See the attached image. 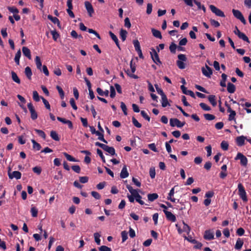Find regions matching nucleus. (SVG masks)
I'll use <instances>...</instances> for the list:
<instances>
[{"mask_svg":"<svg viewBox=\"0 0 251 251\" xmlns=\"http://www.w3.org/2000/svg\"><path fill=\"white\" fill-rule=\"evenodd\" d=\"M133 44L134 45V47L135 48V50L136 51L141 49L140 43L138 40H133Z\"/></svg>","mask_w":251,"mask_h":251,"instance_id":"de8ad7c7","label":"nucleus"},{"mask_svg":"<svg viewBox=\"0 0 251 251\" xmlns=\"http://www.w3.org/2000/svg\"><path fill=\"white\" fill-rule=\"evenodd\" d=\"M51 34L54 41H56L57 39L59 37V34L55 30L51 31Z\"/></svg>","mask_w":251,"mask_h":251,"instance_id":"0e129e2a","label":"nucleus"},{"mask_svg":"<svg viewBox=\"0 0 251 251\" xmlns=\"http://www.w3.org/2000/svg\"><path fill=\"white\" fill-rule=\"evenodd\" d=\"M180 88L182 90V92L183 94L187 95L190 96L191 97L193 98H195V94L193 91L191 90H187L186 88L183 85H181L180 86Z\"/></svg>","mask_w":251,"mask_h":251,"instance_id":"ddd939ff","label":"nucleus"},{"mask_svg":"<svg viewBox=\"0 0 251 251\" xmlns=\"http://www.w3.org/2000/svg\"><path fill=\"white\" fill-rule=\"evenodd\" d=\"M240 39H242L243 41L247 42L248 43L250 42L248 37L244 34L242 32L239 36H238Z\"/></svg>","mask_w":251,"mask_h":251,"instance_id":"49530a36","label":"nucleus"},{"mask_svg":"<svg viewBox=\"0 0 251 251\" xmlns=\"http://www.w3.org/2000/svg\"><path fill=\"white\" fill-rule=\"evenodd\" d=\"M177 49V46L174 43H172L169 47V49L172 53H176V49Z\"/></svg>","mask_w":251,"mask_h":251,"instance_id":"79ce46f5","label":"nucleus"},{"mask_svg":"<svg viewBox=\"0 0 251 251\" xmlns=\"http://www.w3.org/2000/svg\"><path fill=\"white\" fill-rule=\"evenodd\" d=\"M27 107L30 111L31 119L33 120H36L38 117V115L32 103L31 102L28 103L27 104Z\"/></svg>","mask_w":251,"mask_h":251,"instance_id":"423d86ee","label":"nucleus"},{"mask_svg":"<svg viewBox=\"0 0 251 251\" xmlns=\"http://www.w3.org/2000/svg\"><path fill=\"white\" fill-rule=\"evenodd\" d=\"M178 60L176 61V65L180 69L185 68L186 65L184 62L186 61L187 58L185 55L180 54L177 56Z\"/></svg>","mask_w":251,"mask_h":251,"instance_id":"f257e3e1","label":"nucleus"},{"mask_svg":"<svg viewBox=\"0 0 251 251\" xmlns=\"http://www.w3.org/2000/svg\"><path fill=\"white\" fill-rule=\"evenodd\" d=\"M41 97H40L39 96V94L36 91H34L33 92V99L35 101H37V102L39 101L41 99Z\"/></svg>","mask_w":251,"mask_h":251,"instance_id":"ea45409f","label":"nucleus"},{"mask_svg":"<svg viewBox=\"0 0 251 251\" xmlns=\"http://www.w3.org/2000/svg\"><path fill=\"white\" fill-rule=\"evenodd\" d=\"M135 198L136 201L141 205H144L145 204L144 201L141 200L142 197L139 195V194Z\"/></svg>","mask_w":251,"mask_h":251,"instance_id":"052dcab7","label":"nucleus"},{"mask_svg":"<svg viewBox=\"0 0 251 251\" xmlns=\"http://www.w3.org/2000/svg\"><path fill=\"white\" fill-rule=\"evenodd\" d=\"M204 118L208 121H212L215 119V116L210 114H204L203 115Z\"/></svg>","mask_w":251,"mask_h":251,"instance_id":"4c0bfd02","label":"nucleus"},{"mask_svg":"<svg viewBox=\"0 0 251 251\" xmlns=\"http://www.w3.org/2000/svg\"><path fill=\"white\" fill-rule=\"evenodd\" d=\"M32 170L34 173L37 174V175H40L42 171L41 167L38 166H36L33 168Z\"/></svg>","mask_w":251,"mask_h":251,"instance_id":"338daca9","label":"nucleus"},{"mask_svg":"<svg viewBox=\"0 0 251 251\" xmlns=\"http://www.w3.org/2000/svg\"><path fill=\"white\" fill-rule=\"evenodd\" d=\"M246 139H247V138L243 135L237 137L236 139L237 145L239 147L243 146L245 144Z\"/></svg>","mask_w":251,"mask_h":251,"instance_id":"4468645a","label":"nucleus"},{"mask_svg":"<svg viewBox=\"0 0 251 251\" xmlns=\"http://www.w3.org/2000/svg\"><path fill=\"white\" fill-rule=\"evenodd\" d=\"M130 67L131 69L130 71H129L128 70L126 71V72L127 74V75L131 78L134 79L138 78V76L133 74V73L136 71V66L135 64L133 63V60H131L130 62Z\"/></svg>","mask_w":251,"mask_h":251,"instance_id":"7ed1b4c3","label":"nucleus"},{"mask_svg":"<svg viewBox=\"0 0 251 251\" xmlns=\"http://www.w3.org/2000/svg\"><path fill=\"white\" fill-rule=\"evenodd\" d=\"M200 106L203 110L205 111H210L211 110L210 107L208 106L206 104L204 103H201L200 104Z\"/></svg>","mask_w":251,"mask_h":251,"instance_id":"a18cd8bd","label":"nucleus"},{"mask_svg":"<svg viewBox=\"0 0 251 251\" xmlns=\"http://www.w3.org/2000/svg\"><path fill=\"white\" fill-rule=\"evenodd\" d=\"M235 90H236V88H235V85L233 84H232L230 82H228L227 83V90L228 93H229L230 94H232V93H234V92L235 91Z\"/></svg>","mask_w":251,"mask_h":251,"instance_id":"412c9836","label":"nucleus"},{"mask_svg":"<svg viewBox=\"0 0 251 251\" xmlns=\"http://www.w3.org/2000/svg\"><path fill=\"white\" fill-rule=\"evenodd\" d=\"M41 99H42L43 102L44 103L46 108L48 110H50V106L49 101L42 97H41Z\"/></svg>","mask_w":251,"mask_h":251,"instance_id":"8fccbe9b","label":"nucleus"},{"mask_svg":"<svg viewBox=\"0 0 251 251\" xmlns=\"http://www.w3.org/2000/svg\"><path fill=\"white\" fill-rule=\"evenodd\" d=\"M235 160H240V164L243 166H246L248 163L247 157L240 152H238L235 158Z\"/></svg>","mask_w":251,"mask_h":251,"instance_id":"0eeeda50","label":"nucleus"},{"mask_svg":"<svg viewBox=\"0 0 251 251\" xmlns=\"http://www.w3.org/2000/svg\"><path fill=\"white\" fill-rule=\"evenodd\" d=\"M31 142L33 144V148L34 149H35L37 151H39L41 149V146L39 143H37L33 139L31 140Z\"/></svg>","mask_w":251,"mask_h":251,"instance_id":"e433bc0d","label":"nucleus"},{"mask_svg":"<svg viewBox=\"0 0 251 251\" xmlns=\"http://www.w3.org/2000/svg\"><path fill=\"white\" fill-rule=\"evenodd\" d=\"M209 8L211 11L214 13L216 15L221 17H225V15L224 12L221 11L220 9L217 8L213 5H210L209 6Z\"/></svg>","mask_w":251,"mask_h":251,"instance_id":"6e6552de","label":"nucleus"},{"mask_svg":"<svg viewBox=\"0 0 251 251\" xmlns=\"http://www.w3.org/2000/svg\"><path fill=\"white\" fill-rule=\"evenodd\" d=\"M183 232H186L188 234L189 233L190 231V227L189 226L185 224L184 222H183Z\"/></svg>","mask_w":251,"mask_h":251,"instance_id":"3c124183","label":"nucleus"},{"mask_svg":"<svg viewBox=\"0 0 251 251\" xmlns=\"http://www.w3.org/2000/svg\"><path fill=\"white\" fill-rule=\"evenodd\" d=\"M161 104L163 107H165L170 105L166 95L161 97Z\"/></svg>","mask_w":251,"mask_h":251,"instance_id":"bb28decb","label":"nucleus"},{"mask_svg":"<svg viewBox=\"0 0 251 251\" xmlns=\"http://www.w3.org/2000/svg\"><path fill=\"white\" fill-rule=\"evenodd\" d=\"M204 238L206 240H211L214 239V232L210 230H207L204 234Z\"/></svg>","mask_w":251,"mask_h":251,"instance_id":"f8f14e48","label":"nucleus"},{"mask_svg":"<svg viewBox=\"0 0 251 251\" xmlns=\"http://www.w3.org/2000/svg\"><path fill=\"white\" fill-rule=\"evenodd\" d=\"M170 126L172 127L176 126L177 127L181 128L183 127L185 124V122H181L179 120L176 118L171 119L170 120Z\"/></svg>","mask_w":251,"mask_h":251,"instance_id":"39448f33","label":"nucleus"},{"mask_svg":"<svg viewBox=\"0 0 251 251\" xmlns=\"http://www.w3.org/2000/svg\"><path fill=\"white\" fill-rule=\"evenodd\" d=\"M127 32L124 29H121L120 31V36L123 42H124L126 38Z\"/></svg>","mask_w":251,"mask_h":251,"instance_id":"4be33fe9","label":"nucleus"},{"mask_svg":"<svg viewBox=\"0 0 251 251\" xmlns=\"http://www.w3.org/2000/svg\"><path fill=\"white\" fill-rule=\"evenodd\" d=\"M50 137L55 141H59V138L58 137V134L55 131H51L50 132Z\"/></svg>","mask_w":251,"mask_h":251,"instance_id":"c9c22d12","label":"nucleus"},{"mask_svg":"<svg viewBox=\"0 0 251 251\" xmlns=\"http://www.w3.org/2000/svg\"><path fill=\"white\" fill-rule=\"evenodd\" d=\"M34 130L42 138H43L44 139L46 138V134L43 131L40 130V129H35Z\"/></svg>","mask_w":251,"mask_h":251,"instance_id":"5fc2aeb1","label":"nucleus"},{"mask_svg":"<svg viewBox=\"0 0 251 251\" xmlns=\"http://www.w3.org/2000/svg\"><path fill=\"white\" fill-rule=\"evenodd\" d=\"M163 212L165 213L166 217L168 220L172 222H176V217L172 213V212L168 211L167 210H163Z\"/></svg>","mask_w":251,"mask_h":251,"instance_id":"9b49d317","label":"nucleus"},{"mask_svg":"<svg viewBox=\"0 0 251 251\" xmlns=\"http://www.w3.org/2000/svg\"><path fill=\"white\" fill-rule=\"evenodd\" d=\"M221 147L224 151H227L228 148V144L225 141H223L221 143Z\"/></svg>","mask_w":251,"mask_h":251,"instance_id":"a19ab883","label":"nucleus"},{"mask_svg":"<svg viewBox=\"0 0 251 251\" xmlns=\"http://www.w3.org/2000/svg\"><path fill=\"white\" fill-rule=\"evenodd\" d=\"M158 198V195L156 193L149 194L148 199L149 201H153Z\"/></svg>","mask_w":251,"mask_h":251,"instance_id":"c756f323","label":"nucleus"},{"mask_svg":"<svg viewBox=\"0 0 251 251\" xmlns=\"http://www.w3.org/2000/svg\"><path fill=\"white\" fill-rule=\"evenodd\" d=\"M238 194L240 197V198L244 201H248V199L247 197V194L245 191V188L243 185L241 183H239L238 185Z\"/></svg>","mask_w":251,"mask_h":251,"instance_id":"f03ea898","label":"nucleus"},{"mask_svg":"<svg viewBox=\"0 0 251 251\" xmlns=\"http://www.w3.org/2000/svg\"><path fill=\"white\" fill-rule=\"evenodd\" d=\"M121 107L124 112V115L126 116L127 115V108H126V104H125V103L124 102H121Z\"/></svg>","mask_w":251,"mask_h":251,"instance_id":"4d7b16f0","label":"nucleus"},{"mask_svg":"<svg viewBox=\"0 0 251 251\" xmlns=\"http://www.w3.org/2000/svg\"><path fill=\"white\" fill-rule=\"evenodd\" d=\"M201 72L202 74L207 77L210 78L212 75L213 72L211 68H210L208 65L205 64V68L202 67L201 68Z\"/></svg>","mask_w":251,"mask_h":251,"instance_id":"1a4fd4ad","label":"nucleus"},{"mask_svg":"<svg viewBox=\"0 0 251 251\" xmlns=\"http://www.w3.org/2000/svg\"><path fill=\"white\" fill-rule=\"evenodd\" d=\"M103 150L109 153L111 155H117L115 153V150L113 147L105 145Z\"/></svg>","mask_w":251,"mask_h":251,"instance_id":"dca6fc26","label":"nucleus"},{"mask_svg":"<svg viewBox=\"0 0 251 251\" xmlns=\"http://www.w3.org/2000/svg\"><path fill=\"white\" fill-rule=\"evenodd\" d=\"M8 10L11 13H13L14 14H17L19 13L18 9L16 8L15 7L12 6V7H8L7 8Z\"/></svg>","mask_w":251,"mask_h":251,"instance_id":"bf43d9fd","label":"nucleus"},{"mask_svg":"<svg viewBox=\"0 0 251 251\" xmlns=\"http://www.w3.org/2000/svg\"><path fill=\"white\" fill-rule=\"evenodd\" d=\"M150 176L151 178H154L155 176V170L154 167H151L150 169Z\"/></svg>","mask_w":251,"mask_h":251,"instance_id":"09e8293b","label":"nucleus"},{"mask_svg":"<svg viewBox=\"0 0 251 251\" xmlns=\"http://www.w3.org/2000/svg\"><path fill=\"white\" fill-rule=\"evenodd\" d=\"M84 5L89 16L92 17L93 14L94 13V10L92 5L90 2L87 1L84 2Z\"/></svg>","mask_w":251,"mask_h":251,"instance_id":"9d476101","label":"nucleus"},{"mask_svg":"<svg viewBox=\"0 0 251 251\" xmlns=\"http://www.w3.org/2000/svg\"><path fill=\"white\" fill-rule=\"evenodd\" d=\"M97 92L99 95L101 96H105L107 97L108 96L109 94L108 90H106L105 91H103V90L100 88H98L97 89Z\"/></svg>","mask_w":251,"mask_h":251,"instance_id":"7c9ffc66","label":"nucleus"},{"mask_svg":"<svg viewBox=\"0 0 251 251\" xmlns=\"http://www.w3.org/2000/svg\"><path fill=\"white\" fill-rule=\"evenodd\" d=\"M11 77H12V80L16 83H17L18 84H20L21 83V80H20V78H19V77L18 76L16 73L14 71H12L11 73Z\"/></svg>","mask_w":251,"mask_h":251,"instance_id":"5701e85b","label":"nucleus"},{"mask_svg":"<svg viewBox=\"0 0 251 251\" xmlns=\"http://www.w3.org/2000/svg\"><path fill=\"white\" fill-rule=\"evenodd\" d=\"M97 152L98 154L100 156L101 159H102V162L103 163H105V157H104V155H103L102 151L100 149H98L97 150Z\"/></svg>","mask_w":251,"mask_h":251,"instance_id":"13d9d810","label":"nucleus"},{"mask_svg":"<svg viewBox=\"0 0 251 251\" xmlns=\"http://www.w3.org/2000/svg\"><path fill=\"white\" fill-rule=\"evenodd\" d=\"M100 251H112L111 249L106 246H101L99 248Z\"/></svg>","mask_w":251,"mask_h":251,"instance_id":"774afa93","label":"nucleus"},{"mask_svg":"<svg viewBox=\"0 0 251 251\" xmlns=\"http://www.w3.org/2000/svg\"><path fill=\"white\" fill-rule=\"evenodd\" d=\"M25 75L28 78V79L29 80H30L31 79V76L32 75V73L31 69H30V68L28 66L26 67L25 68Z\"/></svg>","mask_w":251,"mask_h":251,"instance_id":"b1692460","label":"nucleus"},{"mask_svg":"<svg viewBox=\"0 0 251 251\" xmlns=\"http://www.w3.org/2000/svg\"><path fill=\"white\" fill-rule=\"evenodd\" d=\"M97 135H98V139L103 142L105 143H107V141L105 140V139L103 137V134L102 133H100V132L98 131L96 134Z\"/></svg>","mask_w":251,"mask_h":251,"instance_id":"58836bf2","label":"nucleus"},{"mask_svg":"<svg viewBox=\"0 0 251 251\" xmlns=\"http://www.w3.org/2000/svg\"><path fill=\"white\" fill-rule=\"evenodd\" d=\"M208 100L210 103L213 106H215L217 105V102L216 101L215 96L214 95H210L208 97Z\"/></svg>","mask_w":251,"mask_h":251,"instance_id":"473e14b6","label":"nucleus"},{"mask_svg":"<svg viewBox=\"0 0 251 251\" xmlns=\"http://www.w3.org/2000/svg\"><path fill=\"white\" fill-rule=\"evenodd\" d=\"M30 212L33 217H36L37 216L38 209L35 207H32Z\"/></svg>","mask_w":251,"mask_h":251,"instance_id":"37998d69","label":"nucleus"},{"mask_svg":"<svg viewBox=\"0 0 251 251\" xmlns=\"http://www.w3.org/2000/svg\"><path fill=\"white\" fill-rule=\"evenodd\" d=\"M35 62L37 68L40 71H42V62L39 56H36L35 59Z\"/></svg>","mask_w":251,"mask_h":251,"instance_id":"a878e982","label":"nucleus"},{"mask_svg":"<svg viewBox=\"0 0 251 251\" xmlns=\"http://www.w3.org/2000/svg\"><path fill=\"white\" fill-rule=\"evenodd\" d=\"M21 52L20 50H19L16 52V54H15V58H14L15 62H16V63L17 65H19L20 64V58L21 57Z\"/></svg>","mask_w":251,"mask_h":251,"instance_id":"2f4dec72","label":"nucleus"},{"mask_svg":"<svg viewBox=\"0 0 251 251\" xmlns=\"http://www.w3.org/2000/svg\"><path fill=\"white\" fill-rule=\"evenodd\" d=\"M243 241L240 238H238L235 246V249L237 250H240L243 246Z\"/></svg>","mask_w":251,"mask_h":251,"instance_id":"cd10ccee","label":"nucleus"},{"mask_svg":"<svg viewBox=\"0 0 251 251\" xmlns=\"http://www.w3.org/2000/svg\"><path fill=\"white\" fill-rule=\"evenodd\" d=\"M152 5L151 3H148L147 6V11H146L147 14L148 15H150V14H151V13L152 12Z\"/></svg>","mask_w":251,"mask_h":251,"instance_id":"680f3d73","label":"nucleus"},{"mask_svg":"<svg viewBox=\"0 0 251 251\" xmlns=\"http://www.w3.org/2000/svg\"><path fill=\"white\" fill-rule=\"evenodd\" d=\"M227 111L228 113H229L228 117L229 121H232L235 119V116L236 115V112L235 111L231 109V107H228V109H227Z\"/></svg>","mask_w":251,"mask_h":251,"instance_id":"6ab92c4d","label":"nucleus"},{"mask_svg":"<svg viewBox=\"0 0 251 251\" xmlns=\"http://www.w3.org/2000/svg\"><path fill=\"white\" fill-rule=\"evenodd\" d=\"M210 22L211 25L215 27H218L220 25V23L218 21H215V20L210 19Z\"/></svg>","mask_w":251,"mask_h":251,"instance_id":"e2e57ef3","label":"nucleus"},{"mask_svg":"<svg viewBox=\"0 0 251 251\" xmlns=\"http://www.w3.org/2000/svg\"><path fill=\"white\" fill-rule=\"evenodd\" d=\"M151 32L152 33V35L156 38H159V39H162V36L161 35V33L160 31L155 29L154 28L151 29Z\"/></svg>","mask_w":251,"mask_h":251,"instance_id":"393cba45","label":"nucleus"},{"mask_svg":"<svg viewBox=\"0 0 251 251\" xmlns=\"http://www.w3.org/2000/svg\"><path fill=\"white\" fill-rule=\"evenodd\" d=\"M21 173L19 171H13L12 173H8V176L10 179L15 178L17 179H20L21 178Z\"/></svg>","mask_w":251,"mask_h":251,"instance_id":"2eb2a0df","label":"nucleus"},{"mask_svg":"<svg viewBox=\"0 0 251 251\" xmlns=\"http://www.w3.org/2000/svg\"><path fill=\"white\" fill-rule=\"evenodd\" d=\"M153 61L157 65H160L162 64L161 61L160 60L159 57L158 55L155 57H153V58H151Z\"/></svg>","mask_w":251,"mask_h":251,"instance_id":"c03bdc74","label":"nucleus"},{"mask_svg":"<svg viewBox=\"0 0 251 251\" xmlns=\"http://www.w3.org/2000/svg\"><path fill=\"white\" fill-rule=\"evenodd\" d=\"M129 174L127 172L126 166L125 165L122 169L120 173V177L122 178H125L128 177Z\"/></svg>","mask_w":251,"mask_h":251,"instance_id":"f3484780","label":"nucleus"},{"mask_svg":"<svg viewBox=\"0 0 251 251\" xmlns=\"http://www.w3.org/2000/svg\"><path fill=\"white\" fill-rule=\"evenodd\" d=\"M94 236L96 243L98 245H100V235L98 232H96L94 234Z\"/></svg>","mask_w":251,"mask_h":251,"instance_id":"72a5a7b5","label":"nucleus"},{"mask_svg":"<svg viewBox=\"0 0 251 251\" xmlns=\"http://www.w3.org/2000/svg\"><path fill=\"white\" fill-rule=\"evenodd\" d=\"M48 18L54 24H57L58 26L60 25L59 20L56 17H53L50 15H49L48 16Z\"/></svg>","mask_w":251,"mask_h":251,"instance_id":"c85d7f7f","label":"nucleus"},{"mask_svg":"<svg viewBox=\"0 0 251 251\" xmlns=\"http://www.w3.org/2000/svg\"><path fill=\"white\" fill-rule=\"evenodd\" d=\"M56 89L58 91V93L60 96L61 98L63 99L64 97V93L62 89L59 86H56Z\"/></svg>","mask_w":251,"mask_h":251,"instance_id":"69168bd1","label":"nucleus"},{"mask_svg":"<svg viewBox=\"0 0 251 251\" xmlns=\"http://www.w3.org/2000/svg\"><path fill=\"white\" fill-rule=\"evenodd\" d=\"M132 121L134 126L136 127L140 128L142 126V125L134 117L132 118Z\"/></svg>","mask_w":251,"mask_h":251,"instance_id":"603ef678","label":"nucleus"},{"mask_svg":"<svg viewBox=\"0 0 251 251\" xmlns=\"http://www.w3.org/2000/svg\"><path fill=\"white\" fill-rule=\"evenodd\" d=\"M232 13L234 16L237 19L239 20L244 25L247 24L246 21L242 13L238 10L232 9Z\"/></svg>","mask_w":251,"mask_h":251,"instance_id":"20e7f679","label":"nucleus"},{"mask_svg":"<svg viewBox=\"0 0 251 251\" xmlns=\"http://www.w3.org/2000/svg\"><path fill=\"white\" fill-rule=\"evenodd\" d=\"M109 34L111 39L114 41L117 47L120 49V46L119 42V40L117 36L111 31L109 32Z\"/></svg>","mask_w":251,"mask_h":251,"instance_id":"a211bd4d","label":"nucleus"},{"mask_svg":"<svg viewBox=\"0 0 251 251\" xmlns=\"http://www.w3.org/2000/svg\"><path fill=\"white\" fill-rule=\"evenodd\" d=\"M71 35L74 38H82V36L81 35H78L77 32L75 30H72L71 32Z\"/></svg>","mask_w":251,"mask_h":251,"instance_id":"6e6d98bb","label":"nucleus"},{"mask_svg":"<svg viewBox=\"0 0 251 251\" xmlns=\"http://www.w3.org/2000/svg\"><path fill=\"white\" fill-rule=\"evenodd\" d=\"M63 154L66 157V159L69 161H72V162H77V160L76 159H75V158H74L71 155H70V154H68L66 152H63Z\"/></svg>","mask_w":251,"mask_h":251,"instance_id":"f704fd0d","label":"nucleus"},{"mask_svg":"<svg viewBox=\"0 0 251 251\" xmlns=\"http://www.w3.org/2000/svg\"><path fill=\"white\" fill-rule=\"evenodd\" d=\"M121 236L122 238V242H125L128 238L127 232L125 230L122 231Z\"/></svg>","mask_w":251,"mask_h":251,"instance_id":"864d4df0","label":"nucleus"},{"mask_svg":"<svg viewBox=\"0 0 251 251\" xmlns=\"http://www.w3.org/2000/svg\"><path fill=\"white\" fill-rule=\"evenodd\" d=\"M22 51L25 56L27 57L29 59H31V52L29 49L26 47H23L22 48Z\"/></svg>","mask_w":251,"mask_h":251,"instance_id":"aec40b11","label":"nucleus"}]
</instances>
